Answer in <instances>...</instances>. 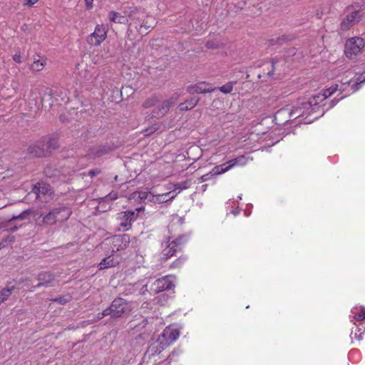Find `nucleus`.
I'll return each mask as SVG.
<instances>
[{
    "label": "nucleus",
    "mask_w": 365,
    "mask_h": 365,
    "mask_svg": "<svg viewBox=\"0 0 365 365\" xmlns=\"http://www.w3.org/2000/svg\"><path fill=\"white\" fill-rule=\"evenodd\" d=\"M71 215V211L68 207L59 206L53 207L46 214L40 212L38 217L35 219V222L37 226L46 227L64 222L70 217Z\"/></svg>",
    "instance_id": "obj_1"
},
{
    "label": "nucleus",
    "mask_w": 365,
    "mask_h": 365,
    "mask_svg": "<svg viewBox=\"0 0 365 365\" xmlns=\"http://www.w3.org/2000/svg\"><path fill=\"white\" fill-rule=\"evenodd\" d=\"M361 11L362 5L360 4L348 6L344 10V16L341 18L339 26V30L346 31L357 24L364 17Z\"/></svg>",
    "instance_id": "obj_2"
},
{
    "label": "nucleus",
    "mask_w": 365,
    "mask_h": 365,
    "mask_svg": "<svg viewBox=\"0 0 365 365\" xmlns=\"http://www.w3.org/2000/svg\"><path fill=\"white\" fill-rule=\"evenodd\" d=\"M132 309L130 302L118 297L115 299L107 308V312L112 319L124 318L130 315Z\"/></svg>",
    "instance_id": "obj_3"
},
{
    "label": "nucleus",
    "mask_w": 365,
    "mask_h": 365,
    "mask_svg": "<svg viewBox=\"0 0 365 365\" xmlns=\"http://www.w3.org/2000/svg\"><path fill=\"white\" fill-rule=\"evenodd\" d=\"M179 97L180 94L178 93L173 94L169 98L165 100L160 97L158 102L152 110L151 117L155 118L163 117L169 111L170 107L177 102Z\"/></svg>",
    "instance_id": "obj_4"
},
{
    "label": "nucleus",
    "mask_w": 365,
    "mask_h": 365,
    "mask_svg": "<svg viewBox=\"0 0 365 365\" xmlns=\"http://www.w3.org/2000/svg\"><path fill=\"white\" fill-rule=\"evenodd\" d=\"M364 46L365 42L362 38L352 37L346 41L344 53L347 58L354 59L361 53Z\"/></svg>",
    "instance_id": "obj_5"
},
{
    "label": "nucleus",
    "mask_w": 365,
    "mask_h": 365,
    "mask_svg": "<svg viewBox=\"0 0 365 365\" xmlns=\"http://www.w3.org/2000/svg\"><path fill=\"white\" fill-rule=\"evenodd\" d=\"M129 244L130 236L128 235H115L106 239L103 242V245L108 247L111 253L126 249Z\"/></svg>",
    "instance_id": "obj_6"
},
{
    "label": "nucleus",
    "mask_w": 365,
    "mask_h": 365,
    "mask_svg": "<svg viewBox=\"0 0 365 365\" xmlns=\"http://www.w3.org/2000/svg\"><path fill=\"white\" fill-rule=\"evenodd\" d=\"M184 237L182 236L170 241V240L167 242L162 243V258L167 259L174 255L175 252L180 250L183 244Z\"/></svg>",
    "instance_id": "obj_7"
},
{
    "label": "nucleus",
    "mask_w": 365,
    "mask_h": 365,
    "mask_svg": "<svg viewBox=\"0 0 365 365\" xmlns=\"http://www.w3.org/2000/svg\"><path fill=\"white\" fill-rule=\"evenodd\" d=\"M32 191L36 194V199L41 202H48L54 196L51 187L43 182L36 183Z\"/></svg>",
    "instance_id": "obj_8"
},
{
    "label": "nucleus",
    "mask_w": 365,
    "mask_h": 365,
    "mask_svg": "<svg viewBox=\"0 0 365 365\" xmlns=\"http://www.w3.org/2000/svg\"><path fill=\"white\" fill-rule=\"evenodd\" d=\"M174 283L172 276H165L155 280L150 287V290L154 294L171 289L174 287Z\"/></svg>",
    "instance_id": "obj_9"
},
{
    "label": "nucleus",
    "mask_w": 365,
    "mask_h": 365,
    "mask_svg": "<svg viewBox=\"0 0 365 365\" xmlns=\"http://www.w3.org/2000/svg\"><path fill=\"white\" fill-rule=\"evenodd\" d=\"M107 37V30L103 25H97L94 31L88 37L90 45L99 46Z\"/></svg>",
    "instance_id": "obj_10"
},
{
    "label": "nucleus",
    "mask_w": 365,
    "mask_h": 365,
    "mask_svg": "<svg viewBox=\"0 0 365 365\" xmlns=\"http://www.w3.org/2000/svg\"><path fill=\"white\" fill-rule=\"evenodd\" d=\"M135 219V213L134 211H125L118 213L116 221L123 230H128L132 226V222Z\"/></svg>",
    "instance_id": "obj_11"
},
{
    "label": "nucleus",
    "mask_w": 365,
    "mask_h": 365,
    "mask_svg": "<svg viewBox=\"0 0 365 365\" xmlns=\"http://www.w3.org/2000/svg\"><path fill=\"white\" fill-rule=\"evenodd\" d=\"M180 331L178 329L168 327L163 330L158 337L160 338V340L164 342V344H166L168 346L178 339Z\"/></svg>",
    "instance_id": "obj_12"
},
{
    "label": "nucleus",
    "mask_w": 365,
    "mask_h": 365,
    "mask_svg": "<svg viewBox=\"0 0 365 365\" xmlns=\"http://www.w3.org/2000/svg\"><path fill=\"white\" fill-rule=\"evenodd\" d=\"M217 88L212 87L205 82H199L195 85L188 86L186 88L190 94L212 93Z\"/></svg>",
    "instance_id": "obj_13"
},
{
    "label": "nucleus",
    "mask_w": 365,
    "mask_h": 365,
    "mask_svg": "<svg viewBox=\"0 0 365 365\" xmlns=\"http://www.w3.org/2000/svg\"><path fill=\"white\" fill-rule=\"evenodd\" d=\"M123 14L128 21L130 20L134 22L140 21L145 16L143 11H141L135 6L125 7L123 11Z\"/></svg>",
    "instance_id": "obj_14"
},
{
    "label": "nucleus",
    "mask_w": 365,
    "mask_h": 365,
    "mask_svg": "<svg viewBox=\"0 0 365 365\" xmlns=\"http://www.w3.org/2000/svg\"><path fill=\"white\" fill-rule=\"evenodd\" d=\"M29 212L28 210L24 211L19 215L13 217L11 220H9L7 222V226L9 227L8 230L11 232H16L18 230L19 227H23L25 223H20L19 221H21L27 217Z\"/></svg>",
    "instance_id": "obj_15"
},
{
    "label": "nucleus",
    "mask_w": 365,
    "mask_h": 365,
    "mask_svg": "<svg viewBox=\"0 0 365 365\" xmlns=\"http://www.w3.org/2000/svg\"><path fill=\"white\" fill-rule=\"evenodd\" d=\"M167 346H168L164 344V342L160 340V338L158 337L156 341L149 345L145 356H148V358L150 359L151 356L161 353Z\"/></svg>",
    "instance_id": "obj_16"
},
{
    "label": "nucleus",
    "mask_w": 365,
    "mask_h": 365,
    "mask_svg": "<svg viewBox=\"0 0 365 365\" xmlns=\"http://www.w3.org/2000/svg\"><path fill=\"white\" fill-rule=\"evenodd\" d=\"M37 279L39 281V283L33 287V289L41 287H48L54 281L55 277L50 272H43L38 275Z\"/></svg>",
    "instance_id": "obj_17"
},
{
    "label": "nucleus",
    "mask_w": 365,
    "mask_h": 365,
    "mask_svg": "<svg viewBox=\"0 0 365 365\" xmlns=\"http://www.w3.org/2000/svg\"><path fill=\"white\" fill-rule=\"evenodd\" d=\"M140 202H145L146 200H148V202H160L165 201V197L168 195L169 193L158 195L155 196L150 192L140 191Z\"/></svg>",
    "instance_id": "obj_18"
},
{
    "label": "nucleus",
    "mask_w": 365,
    "mask_h": 365,
    "mask_svg": "<svg viewBox=\"0 0 365 365\" xmlns=\"http://www.w3.org/2000/svg\"><path fill=\"white\" fill-rule=\"evenodd\" d=\"M41 145L47 155L58 147V139L56 137L46 138L43 140V143Z\"/></svg>",
    "instance_id": "obj_19"
},
{
    "label": "nucleus",
    "mask_w": 365,
    "mask_h": 365,
    "mask_svg": "<svg viewBox=\"0 0 365 365\" xmlns=\"http://www.w3.org/2000/svg\"><path fill=\"white\" fill-rule=\"evenodd\" d=\"M200 98L197 97H192L190 99L186 100L183 103L178 105V108L180 111H187L193 108L199 102Z\"/></svg>",
    "instance_id": "obj_20"
},
{
    "label": "nucleus",
    "mask_w": 365,
    "mask_h": 365,
    "mask_svg": "<svg viewBox=\"0 0 365 365\" xmlns=\"http://www.w3.org/2000/svg\"><path fill=\"white\" fill-rule=\"evenodd\" d=\"M118 263V259L111 256L103 258L98 264L99 269H104L109 267H115Z\"/></svg>",
    "instance_id": "obj_21"
},
{
    "label": "nucleus",
    "mask_w": 365,
    "mask_h": 365,
    "mask_svg": "<svg viewBox=\"0 0 365 365\" xmlns=\"http://www.w3.org/2000/svg\"><path fill=\"white\" fill-rule=\"evenodd\" d=\"M44 173L46 177L49 178H57L58 181H66V178L63 175H60V172L58 170H52L51 167L46 168L44 170Z\"/></svg>",
    "instance_id": "obj_22"
},
{
    "label": "nucleus",
    "mask_w": 365,
    "mask_h": 365,
    "mask_svg": "<svg viewBox=\"0 0 365 365\" xmlns=\"http://www.w3.org/2000/svg\"><path fill=\"white\" fill-rule=\"evenodd\" d=\"M108 17L109 20L114 23L125 24V22H128V19L125 16V14L121 15L120 14L114 11L109 12Z\"/></svg>",
    "instance_id": "obj_23"
},
{
    "label": "nucleus",
    "mask_w": 365,
    "mask_h": 365,
    "mask_svg": "<svg viewBox=\"0 0 365 365\" xmlns=\"http://www.w3.org/2000/svg\"><path fill=\"white\" fill-rule=\"evenodd\" d=\"M325 100V97L323 93H319L316 96H314L312 99L308 102H303L302 105L304 108H309L312 105H317Z\"/></svg>",
    "instance_id": "obj_24"
},
{
    "label": "nucleus",
    "mask_w": 365,
    "mask_h": 365,
    "mask_svg": "<svg viewBox=\"0 0 365 365\" xmlns=\"http://www.w3.org/2000/svg\"><path fill=\"white\" fill-rule=\"evenodd\" d=\"M28 150L29 153L37 157H41L46 155L43 147H40V145H31Z\"/></svg>",
    "instance_id": "obj_25"
},
{
    "label": "nucleus",
    "mask_w": 365,
    "mask_h": 365,
    "mask_svg": "<svg viewBox=\"0 0 365 365\" xmlns=\"http://www.w3.org/2000/svg\"><path fill=\"white\" fill-rule=\"evenodd\" d=\"M291 38H289L288 36L282 35L281 36L272 38L268 41V45L269 46H274V45H282L284 42H287L288 41H290Z\"/></svg>",
    "instance_id": "obj_26"
},
{
    "label": "nucleus",
    "mask_w": 365,
    "mask_h": 365,
    "mask_svg": "<svg viewBox=\"0 0 365 365\" xmlns=\"http://www.w3.org/2000/svg\"><path fill=\"white\" fill-rule=\"evenodd\" d=\"M230 169H231L230 166L229 165L228 163H223L220 165L214 167V168L212 169V173L213 175H221L222 173H226Z\"/></svg>",
    "instance_id": "obj_27"
},
{
    "label": "nucleus",
    "mask_w": 365,
    "mask_h": 365,
    "mask_svg": "<svg viewBox=\"0 0 365 365\" xmlns=\"http://www.w3.org/2000/svg\"><path fill=\"white\" fill-rule=\"evenodd\" d=\"M247 159L244 155L239 156L235 159L230 160L228 162H227V163L229 164L231 168L235 165H245L247 164Z\"/></svg>",
    "instance_id": "obj_28"
},
{
    "label": "nucleus",
    "mask_w": 365,
    "mask_h": 365,
    "mask_svg": "<svg viewBox=\"0 0 365 365\" xmlns=\"http://www.w3.org/2000/svg\"><path fill=\"white\" fill-rule=\"evenodd\" d=\"M14 289V286H12L10 288H4L0 291V304L11 296Z\"/></svg>",
    "instance_id": "obj_29"
},
{
    "label": "nucleus",
    "mask_w": 365,
    "mask_h": 365,
    "mask_svg": "<svg viewBox=\"0 0 365 365\" xmlns=\"http://www.w3.org/2000/svg\"><path fill=\"white\" fill-rule=\"evenodd\" d=\"M160 97L158 96H152L150 98H147L143 103V106L145 108H149L152 107H155V104L158 102V98Z\"/></svg>",
    "instance_id": "obj_30"
},
{
    "label": "nucleus",
    "mask_w": 365,
    "mask_h": 365,
    "mask_svg": "<svg viewBox=\"0 0 365 365\" xmlns=\"http://www.w3.org/2000/svg\"><path fill=\"white\" fill-rule=\"evenodd\" d=\"M46 63V61L44 59H35L33 63L31 65V69L35 71H41Z\"/></svg>",
    "instance_id": "obj_31"
},
{
    "label": "nucleus",
    "mask_w": 365,
    "mask_h": 365,
    "mask_svg": "<svg viewBox=\"0 0 365 365\" xmlns=\"http://www.w3.org/2000/svg\"><path fill=\"white\" fill-rule=\"evenodd\" d=\"M236 83V82H228L226 84L220 86L218 89L223 93L227 94L230 93L233 90V86Z\"/></svg>",
    "instance_id": "obj_32"
},
{
    "label": "nucleus",
    "mask_w": 365,
    "mask_h": 365,
    "mask_svg": "<svg viewBox=\"0 0 365 365\" xmlns=\"http://www.w3.org/2000/svg\"><path fill=\"white\" fill-rule=\"evenodd\" d=\"M337 90L338 85L335 84L331 86L330 88L324 90L322 93L324 94L325 99H327L328 97L331 96L334 93H335Z\"/></svg>",
    "instance_id": "obj_33"
},
{
    "label": "nucleus",
    "mask_w": 365,
    "mask_h": 365,
    "mask_svg": "<svg viewBox=\"0 0 365 365\" xmlns=\"http://www.w3.org/2000/svg\"><path fill=\"white\" fill-rule=\"evenodd\" d=\"M361 83H361V81L353 82L351 80H350V81H346L343 82L344 85L347 84V85L350 86L351 89L353 90V91H356L359 90L361 87Z\"/></svg>",
    "instance_id": "obj_34"
},
{
    "label": "nucleus",
    "mask_w": 365,
    "mask_h": 365,
    "mask_svg": "<svg viewBox=\"0 0 365 365\" xmlns=\"http://www.w3.org/2000/svg\"><path fill=\"white\" fill-rule=\"evenodd\" d=\"M52 302H57L60 304H65L68 303L71 300V297L69 296H62L59 297H56L51 299Z\"/></svg>",
    "instance_id": "obj_35"
},
{
    "label": "nucleus",
    "mask_w": 365,
    "mask_h": 365,
    "mask_svg": "<svg viewBox=\"0 0 365 365\" xmlns=\"http://www.w3.org/2000/svg\"><path fill=\"white\" fill-rule=\"evenodd\" d=\"M140 194L139 190L132 192L128 197L129 200H133L135 202H141L140 201Z\"/></svg>",
    "instance_id": "obj_36"
},
{
    "label": "nucleus",
    "mask_w": 365,
    "mask_h": 365,
    "mask_svg": "<svg viewBox=\"0 0 365 365\" xmlns=\"http://www.w3.org/2000/svg\"><path fill=\"white\" fill-rule=\"evenodd\" d=\"M354 319L359 322L364 320L365 319V309H362L360 312L356 314Z\"/></svg>",
    "instance_id": "obj_37"
},
{
    "label": "nucleus",
    "mask_w": 365,
    "mask_h": 365,
    "mask_svg": "<svg viewBox=\"0 0 365 365\" xmlns=\"http://www.w3.org/2000/svg\"><path fill=\"white\" fill-rule=\"evenodd\" d=\"M277 62V60L276 58L273 59L272 61V70L271 71H269L267 73V76L269 78V77H272L273 73H274V71L275 70V68H274V64Z\"/></svg>",
    "instance_id": "obj_38"
},
{
    "label": "nucleus",
    "mask_w": 365,
    "mask_h": 365,
    "mask_svg": "<svg viewBox=\"0 0 365 365\" xmlns=\"http://www.w3.org/2000/svg\"><path fill=\"white\" fill-rule=\"evenodd\" d=\"M22 56L20 54V53H16L14 56H13V60L16 62V63H21L23 60H22Z\"/></svg>",
    "instance_id": "obj_39"
},
{
    "label": "nucleus",
    "mask_w": 365,
    "mask_h": 365,
    "mask_svg": "<svg viewBox=\"0 0 365 365\" xmlns=\"http://www.w3.org/2000/svg\"><path fill=\"white\" fill-rule=\"evenodd\" d=\"M291 115H296L295 117H299L303 115V113L301 112V108H296L291 112Z\"/></svg>",
    "instance_id": "obj_40"
},
{
    "label": "nucleus",
    "mask_w": 365,
    "mask_h": 365,
    "mask_svg": "<svg viewBox=\"0 0 365 365\" xmlns=\"http://www.w3.org/2000/svg\"><path fill=\"white\" fill-rule=\"evenodd\" d=\"M214 176L211 173H207V174H205L203 175L201 178H200V180H201V182H205V181H207L209 180H210V178Z\"/></svg>",
    "instance_id": "obj_41"
},
{
    "label": "nucleus",
    "mask_w": 365,
    "mask_h": 365,
    "mask_svg": "<svg viewBox=\"0 0 365 365\" xmlns=\"http://www.w3.org/2000/svg\"><path fill=\"white\" fill-rule=\"evenodd\" d=\"M118 198V194L114 192H110L106 197V199L108 200H114Z\"/></svg>",
    "instance_id": "obj_42"
},
{
    "label": "nucleus",
    "mask_w": 365,
    "mask_h": 365,
    "mask_svg": "<svg viewBox=\"0 0 365 365\" xmlns=\"http://www.w3.org/2000/svg\"><path fill=\"white\" fill-rule=\"evenodd\" d=\"M106 316H109L108 312H107V309H104L102 312H99L97 314L96 317H97V319L99 320V319H101L104 317H106Z\"/></svg>",
    "instance_id": "obj_43"
},
{
    "label": "nucleus",
    "mask_w": 365,
    "mask_h": 365,
    "mask_svg": "<svg viewBox=\"0 0 365 365\" xmlns=\"http://www.w3.org/2000/svg\"><path fill=\"white\" fill-rule=\"evenodd\" d=\"M100 173H101V170L98 169L91 170L88 171V175L91 178H93L94 176L98 175Z\"/></svg>",
    "instance_id": "obj_44"
},
{
    "label": "nucleus",
    "mask_w": 365,
    "mask_h": 365,
    "mask_svg": "<svg viewBox=\"0 0 365 365\" xmlns=\"http://www.w3.org/2000/svg\"><path fill=\"white\" fill-rule=\"evenodd\" d=\"M157 128H153V127H151L150 128H148L145 130V135H150L151 133H154L155 131L157 130Z\"/></svg>",
    "instance_id": "obj_45"
},
{
    "label": "nucleus",
    "mask_w": 365,
    "mask_h": 365,
    "mask_svg": "<svg viewBox=\"0 0 365 365\" xmlns=\"http://www.w3.org/2000/svg\"><path fill=\"white\" fill-rule=\"evenodd\" d=\"M143 20V23L140 24V28H143L144 27L146 30L149 29L150 28H152V26L151 25H148V21H145L144 19H142Z\"/></svg>",
    "instance_id": "obj_46"
},
{
    "label": "nucleus",
    "mask_w": 365,
    "mask_h": 365,
    "mask_svg": "<svg viewBox=\"0 0 365 365\" xmlns=\"http://www.w3.org/2000/svg\"><path fill=\"white\" fill-rule=\"evenodd\" d=\"M38 0H25V3H24V5H28V6H33L34 4H35Z\"/></svg>",
    "instance_id": "obj_47"
},
{
    "label": "nucleus",
    "mask_w": 365,
    "mask_h": 365,
    "mask_svg": "<svg viewBox=\"0 0 365 365\" xmlns=\"http://www.w3.org/2000/svg\"><path fill=\"white\" fill-rule=\"evenodd\" d=\"M297 49L296 48L293 47L289 49L288 51V56H294L296 54Z\"/></svg>",
    "instance_id": "obj_48"
},
{
    "label": "nucleus",
    "mask_w": 365,
    "mask_h": 365,
    "mask_svg": "<svg viewBox=\"0 0 365 365\" xmlns=\"http://www.w3.org/2000/svg\"><path fill=\"white\" fill-rule=\"evenodd\" d=\"M85 1H86V8L88 9H90L93 7V0H85Z\"/></svg>",
    "instance_id": "obj_49"
},
{
    "label": "nucleus",
    "mask_w": 365,
    "mask_h": 365,
    "mask_svg": "<svg viewBox=\"0 0 365 365\" xmlns=\"http://www.w3.org/2000/svg\"><path fill=\"white\" fill-rule=\"evenodd\" d=\"M14 236H9L6 239H4L3 240V242H11L14 241Z\"/></svg>",
    "instance_id": "obj_50"
},
{
    "label": "nucleus",
    "mask_w": 365,
    "mask_h": 365,
    "mask_svg": "<svg viewBox=\"0 0 365 365\" xmlns=\"http://www.w3.org/2000/svg\"><path fill=\"white\" fill-rule=\"evenodd\" d=\"M182 263V261L180 259H178L174 263H173V266L175 267H178L179 266L180 264Z\"/></svg>",
    "instance_id": "obj_51"
},
{
    "label": "nucleus",
    "mask_w": 365,
    "mask_h": 365,
    "mask_svg": "<svg viewBox=\"0 0 365 365\" xmlns=\"http://www.w3.org/2000/svg\"><path fill=\"white\" fill-rule=\"evenodd\" d=\"M103 151H102L101 150H96V152L95 153V155H96V156H101V155H103Z\"/></svg>",
    "instance_id": "obj_52"
},
{
    "label": "nucleus",
    "mask_w": 365,
    "mask_h": 365,
    "mask_svg": "<svg viewBox=\"0 0 365 365\" xmlns=\"http://www.w3.org/2000/svg\"><path fill=\"white\" fill-rule=\"evenodd\" d=\"M338 102H339V101H338V100H336V99L332 100V101H331V107H333V106H334V105H336Z\"/></svg>",
    "instance_id": "obj_53"
},
{
    "label": "nucleus",
    "mask_w": 365,
    "mask_h": 365,
    "mask_svg": "<svg viewBox=\"0 0 365 365\" xmlns=\"http://www.w3.org/2000/svg\"><path fill=\"white\" fill-rule=\"evenodd\" d=\"M232 213H233L234 215H237L239 213V211H237V210H232Z\"/></svg>",
    "instance_id": "obj_54"
},
{
    "label": "nucleus",
    "mask_w": 365,
    "mask_h": 365,
    "mask_svg": "<svg viewBox=\"0 0 365 365\" xmlns=\"http://www.w3.org/2000/svg\"><path fill=\"white\" fill-rule=\"evenodd\" d=\"M364 74H365V72L364 73ZM365 82V77H363V79L361 81V83H364Z\"/></svg>",
    "instance_id": "obj_55"
},
{
    "label": "nucleus",
    "mask_w": 365,
    "mask_h": 365,
    "mask_svg": "<svg viewBox=\"0 0 365 365\" xmlns=\"http://www.w3.org/2000/svg\"><path fill=\"white\" fill-rule=\"evenodd\" d=\"M361 339V333H360V334L359 335V339Z\"/></svg>",
    "instance_id": "obj_56"
},
{
    "label": "nucleus",
    "mask_w": 365,
    "mask_h": 365,
    "mask_svg": "<svg viewBox=\"0 0 365 365\" xmlns=\"http://www.w3.org/2000/svg\"><path fill=\"white\" fill-rule=\"evenodd\" d=\"M117 179H118V175H115V178H114V180H117Z\"/></svg>",
    "instance_id": "obj_57"
},
{
    "label": "nucleus",
    "mask_w": 365,
    "mask_h": 365,
    "mask_svg": "<svg viewBox=\"0 0 365 365\" xmlns=\"http://www.w3.org/2000/svg\"><path fill=\"white\" fill-rule=\"evenodd\" d=\"M262 74H258V78H262Z\"/></svg>",
    "instance_id": "obj_58"
},
{
    "label": "nucleus",
    "mask_w": 365,
    "mask_h": 365,
    "mask_svg": "<svg viewBox=\"0 0 365 365\" xmlns=\"http://www.w3.org/2000/svg\"><path fill=\"white\" fill-rule=\"evenodd\" d=\"M364 75V77H365V74H363Z\"/></svg>",
    "instance_id": "obj_59"
}]
</instances>
